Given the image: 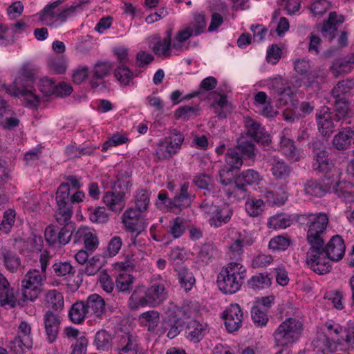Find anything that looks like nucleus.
<instances>
[{"instance_id": "obj_50", "label": "nucleus", "mask_w": 354, "mask_h": 354, "mask_svg": "<svg viewBox=\"0 0 354 354\" xmlns=\"http://www.w3.org/2000/svg\"><path fill=\"white\" fill-rule=\"evenodd\" d=\"M354 88V81L345 80L339 82L333 88L331 93L335 98L342 99V95L351 92Z\"/></svg>"}, {"instance_id": "obj_22", "label": "nucleus", "mask_w": 354, "mask_h": 354, "mask_svg": "<svg viewBox=\"0 0 354 354\" xmlns=\"http://www.w3.org/2000/svg\"><path fill=\"white\" fill-rule=\"evenodd\" d=\"M65 0H57L47 6L39 12L40 21L47 25L52 26L56 22H59V5Z\"/></svg>"}, {"instance_id": "obj_28", "label": "nucleus", "mask_w": 354, "mask_h": 354, "mask_svg": "<svg viewBox=\"0 0 354 354\" xmlns=\"http://www.w3.org/2000/svg\"><path fill=\"white\" fill-rule=\"evenodd\" d=\"M344 21V18L342 15H338L335 12H330L328 19L324 22L322 28V35L331 41L335 37L337 26Z\"/></svg>"}, {"instance_id": "obj_31", "label": "nucleus", "mask_w": 354, "mask_h": 354, "mask_svg": "<svg viewBox=\"0 0 354 354\" xmlns=\"http://www.w3.org/2000/svg\"><path fill=\"white\" fill-rule=\"evenodd\" d=\"M137 348L136 339L130 333L122 336L118 342V354H137Z\"/></svg>"}, {"instance_id": "obj_7", "label": "nucleus", "mask_w": 354, "mask_h": 354, "mask_svg": "<svg viewBox=\"0 0 354 354\" xmlns=\"http://www.w3.org/2000/svg\"><path fill=\"white\" fill-rule=\"evenodd\" d=\"M181 314L187 317H191L190 313H187L183 309H177L172 303H169V306L167 308L163 307L161 316L163 320L164 330L161 331V333H165V330L169 328L167 337L170 339L176 337L180 333L179 325L181 319L180 315Z\"/></svg>"}, {"instance_id": "obj_11", "label": "nucleus", "mask_w": 354, "mask_h": 354, "mask_svg": "<svg viewBox=\"0 0 354 354\" xmlns=\"http://www.w3.org/2000/svg\"><path fill=\"white\" fill-rule=\"evenodd\" d=\"M45 240L53 247H60L67 244L72 238V232L68 226L60 230L54 225H48L45 230Z\"/></svg>"}, {"instance_id": "obj_26", "label": "nucleus", "mask_w": 354, "mask_h": 354, "mask_svg": "<svg viewBox=\"0 0 354 354\" xmlns=\"http://www.w3.org/2000/svg\"><path fill=\"white\" fill-rule=\"evenodd\" d=\"M278 150L287 158L294 162L301 159L300 153L295 145L294 140L286 137L283 133L279 137Z\"/></svg>"}, {"instance_id": "obj_61", "label": "nucleus", "mask_w": 354, "mask_h": 354, "mask_svg": "<svg viewBox=\"0 0 354 354\" xmlns=\"http://www.w3.org/2000/svg\"><path fill=\"white\" fill-rule=\"evenodd\" d=\"M89 219L93 223H104L108 219L109 216L104 207H97L95 208H88Z\"/></svg>"}, {"instance_id": "obj_63", "label": "nucleus", "mask_w": 354, "mask_h": 354, "mask_svg": "<svg viewBox=\"0 0 354 354\" xmlns=\"http://www.w3.org/2000/svg\"><path fill=\"white\" fill-rule=\"evenodd\" d=\"M263 204L261 199L252 198L245 203V210L250 216L257 217L261 214Z\"/></svg>"}, {"instance_id": "obj_14", "label": "nucleus", "mask_w": 354, "mask_h": 354, "mask_svg": "<svg viewBox=\"0 0 354 354\" xmlns=\"http://www.w3.org/2000/svg\"><path fill=\"white\" fill-rule=\"evenodd\" d=\"M75 243H83L87 251L93 252L99 245V240L95 231L88 227L81 226L72 233Z\"/></svg>"}, {"instance_id": "obj_55", "label": "nucleus", "mask_w": 354, "mask_h": 354, "mask_svg": "<svg viewBox=\"0 0 354 354\" xmlns=\"http://www.w3.org/2000/svg\"><path fill=\"white\" fill-rule=\"evenodd\" d=\"M128 141L129 139L126 134L116 132L110 136L108 140L104 142L102 150V151H106L110 147L124 144Z\"/></svg>"}, {"instance_id": "obj_24", "label": "nucleus", "mask_w": 354, "mask_h": 354, "mask_svg": "<svg viewBox=\"0 0 354 354\" xmlns=\"http://www.w3.org/2000/svg\"><path fill=\"white\" fill-rule=\"evenodd\" d=\"M102 199L105 205L114 212H121L125 206L124 193L122 191H107Z\"/></svg>"}, {"instance_id": "obj_5", "label": "nucleus", "mask_w": 354, "mask_h": 354, "mask_svg": "<svg viewBox=\"0 0 354 354\" xmlns=\"http://www.w3.org/2000/svg\"><path fill=\"white\" fill-rule=\"evenodd\" d=\"M322 331L315 341L316 346L319 347L324 354L335 351L337 345L342 344L339 335L342 332V327L338 324L326 322L322 328Z\"/></svg>"}, {"instance_id": "obj_37", "label": "nucleus", "mask_w": 354, "mask_h": 354, "mask_svg": "<svg viewBox=\"0 0 354 354\" xmlns=\"http://www.w3.org/2000/svg\"><path fill=\"white\" fill-rule=\"evenodd\" d=\"M90 0H77L73 3L71 6H66L63 9H60L59 23H63L67 20L68 17L74 16L77 12L83 10V6L88 3Z\"/></svg>"}, {"instance_id": "obj_20", "label": "nucleus", "mask_w": 354, "mask_h": 354, "mask_svg": "<svg viewBox=\"0 0 354 354\" xmlns=\"http://www.w3.org/2000/svg\"><path fill=\"white\" fill-rule=\"evenodd\" d=\"M6 92L10 95L24 97L27 103L31 106L36 107L39 105V97L37 96L30 88L21 86L18 82V80H15L13 83V88H10L5 87Z\"/></svg>"}, {"instance_id": "obj_29", "label": "nucleus", "mask_w": 354, "mask_h": 354, "mask_svg": "<svg viewBox=\"0 0 354 354\" xmlns=\"http://www.w3.org/2000/svg\"><path fill=\"white\" fill-rule=\"evenodd\" d=\"M189 188V183L185 182L180 185L179 192L174 196L176 205L180 211L183 208L189 207L194 198V194L191 192Z\"/></svg>"}, {"instance_id": "obj_38", "label": "nucleus", "mask_w": 354, "mask_h": 354, "mask_svg": "<svg viewBox=\"0 0 354 354\" xmlns=\"http://www.w3.org/2000/svg\"><path fill=\"white\" fill-rule=\"evenodd\" d=\"M73 214L72 206L70 205H57V209L55 212V217L57 222L63 225L64 226H68V229L71 231L73 226L70 225L69 222Z\"/></svg>"}, {"instance_id": "obj_16", "label": "nucleus", "mask_w": 354, "mask_h": 354, "mask_svg": "<svg viewBox=\"0 0 354 354\" xmlns=\"http://www.w3.org/2000/svg\"><path fill=\"white\" fill-rule=\"evenodd\" d=\"M141 212L131 207L125 210L122 214V221L125 230L131 232H136V236L146 227L141 216Z\"/></svg>"}, {"instance_id": "obj_10", "label": "nucleus", "mask_w": 354, "mask_h": 354, "mask_svg": "<svg viewBox=\"0 0 354 354\" xmlns=\"http://www.w3.org/2000/svg\"><path fill=\"white\" fill-rule=\"evenodd\" d=\"M320 146V142L317 141L310 144V148L313 156L312 167L315 171L327 173L333 168V163L328 157V152Z\"/></svg>"}, {"instance_id": "obj_25", "label": "nucleus", "mask_w": 354, "mask_h": 354, "mask_svg": "<svg viewBox=\"0 0 354 354\" xmlns=\"http://www.w3.org/2000/svg\"><path fill=\"white\" fill-rule=\"evenodd\" d=\"M0 301L2 306L14 308L17 304V299L14 290L10 288L7 279L0 273Z\"/></svg>"}, {"instance_id": "obj_49", "label": "nucleus", "mask_w": 354, "mask_h": 354, "mask_svg": "<svg viewBox=\"0 0 354 354\" xmlns=\"http://www.w3.org/2000/svg\"><path fill=\"white\" fill-rule=\"evenodd\" d=\"M46 301L55 310H62L64 307V297L56 290H50L46 293Z\"/></svg>"}, {"instance_id": "obj_21", "label": "nucleus", "mask_w": 354, "mask_h": 354, "mask_svg": "<svg viewBox=\"0 0 354 354\" xmlns=\"http://www.w3.org/2000/svg\"><path fill=\"white\" fill-rule=\"evenodd\" d=\"M44 324L46 339L48 343H53L57 338L60 324V317L56 314L48 311L44 316Z\"/></svg>"}, {"instance_id": "obj_53", "label": "nucleus", "mask_w": 354, "mask_h": 354, "mask_svg": "<svg viewBox=\"0 0 354 354\" xmlns=\"http://www.w3.org/2000/svg\"><path fill=\"white\" fill-rule=\"evenodd\" d=\"M251 316L254 324L257 326H264L268 322V317L266 309L259 306H254L251 309Z\"/></svg>"}, {"instance_id": "obj_42", "label": "nucleus", "mask_w": 354, "mask_h": 354, "mask_svg": "<svg viewBox=\"0 0 354 354\" xmlns=\"http://www.w3.org/2000/svg\"><path fill=\"white\" fill-rule=\"evenodd\" d=\"M265 197L270 204L281 205L288 200V194L283 188L278 187L274 190L267 191Z\"/></svg>"}, {"instance_id": "obj_59", "label": "nucleus", "mask_w": 354, "mask_h": 354, "mask_svg": "<svg viewBox=\"0 0 354 354\" xmlns=\"http://www.w3.org/2000/svg\"><path fill=\"white\" fill-rule=\"evenodd\" d=\"M171 30H168V36L161 41L156 42V56L167 57L170 55Z\"/></svg>"}, {"instance_id": "obj_27", "label": "nucleus", "mask_w": 354, "mask_h": 354, "mask_svg": "<svg viewBox=\"0 0 354 354\" xmlns=\"http://www.w3.org/2000/svg\"><path fill=\"white\" fill-rule=\"evenodd\" d=\"M233 214L232 207L225 203L218 206L215 212L209 217V223L212 227L216 228L227 223L231 218Z\"/></svg>"}, {"instance_id": "obj_51", "label": "nucleus", "mask_w": 354, "mask_h": 354, "mask_svg": "<svg viewBox=\"0 0 354 354\" xmlns=\"http://www.w3.org/2000/svg\"><path fill=\"white\" fill-rule=\"evenodd\" d=\"M122 245V240L118 236H113L108 243V245L103 252L104 258L113 257L118 254Z\"/></svg>"}, {"instance_id": "obj_3", "label": "nucleus", "mask_w": 354, "mask_h": 354, "mask_svg": "<svg viewBox=\"0 0 354 354\" xmlns=\"http://www.w3.org/2000/svg\"><path fill=\"white\" fill-rule=\"evenodd\" d=\"M246 277V268L238 261L228 263L222 268L217 276L218 289L224 294L238 292Z\"/></svg>"}, {"instance_id": "obj_46", "label": "nucleus", "mask_w": 354, "mask_h": 354, "mask_svg": "<svg viewBox=\"0 0 354 354\" xmlns=\"http://www.w3.org/2000/svg\"><path fill=\"white\" fill-rule=\"evenodd\" d=\"M111 71V65L106 62L97 64L94 67L93 77L91 81L92 87H97L100 82L98 81L106 77Z\"/></svg>"}, {"instance_id": "obj_34", "label": "nucleus", "mask_w": 354, "mask_h": 354, "mask_svg": "<svg viewBox=\"0 0 354 354\" xmlns=\"http://www.w3.org/2000/svg\"><path fill=\"white\" fill-rule=\"evenodd\" d=\"M292 224L290 216L285 213H279L270 216L267 221L270 229H285Z\"/></svg>"}, {"instance_id": "obj_56", "label": "nucleus", "mask_w": 354, "mask_h": 354, "mask_svg": "<svg viewBox=\"0 0 354 354\" xmlns=\"http://www.w3.org/2000/svg\"><path fill=\"white\" fill-rule=\"evenodd\" d=\"M104 265L100 255L91 258L86 264L84 273L87 276H93L97 274Z\"/></svg>"}, {"instance_id": "obj_6", "label": "nucleus", "mask_w": 354, "mask_h": 354, "mask_svg": "<svg viewBox=\"0 0 354 354\" xmlns=\"http://www.w3.org/2000/svg\"><path fill=\"white\" fill-rule=\"evenodd\" d=\"M309 248L306 254V263L315 272L326 274L331 269V263L324 248V243H308Z\"/></svg>"}, {"instance_id": "obj_1", "label": "nucleus", "mask_w": 354, "mask_h": 354, "mask_svg": "<svg viewBox=\"0 0 354 354\" xmlns=\"http://www.w3.org/2000/svg\"><path fill=\"white\" fill-rule=\"evenodd\" d=\"M50 254L47 251L41 253L40 268L30 269L24 276L21 282V294L24 301L36 300L42 291V286L46 279V268L49 264Z\"/></svg>"}, {"instance_id": "obj_36", "label": "nucleus", "mask_w": 354, "mask_h": 354, "mask_svg": "<svg viewBox=\"0 0 354 354\" xmlns=\"http://www.w3.org/2000/svg\"><path fill=\"white\" fill-rule=\"evenodd\" d=\"M83 300L73 304L69 310L68 315L75 324H81L86 317H89Z\"/></svg>"}, {"instance_id": "obj_54", "label": "nucleus", "mask_w": 354, "mask_h": 354, "mask_svg": "<svg viewBox=\"0 0 354 354\" xmlns=\"http://www.w3.org/2000/svg\"><path fill=\"white\" fill-rule=\"evenodd\" d=\"M3 256L6 268L11 272H17V269L21 266L19 257L9 251L3 252Z\"/></svg>"}, {"instance_id": "obj_39", "label": "nucleus", "mask_w": 354, "mask_h": 354, "mask_svg": "<svg viewBox=\"0 0 354 354\" xmlns=\"http://www.w3.org/2000/svg\"><path fill=\"white\" fill-rule=\"evenodd\" d=\"M176 271L181 288L186 292L189 291L195 283V278L192 272L186 267H180Z\"/></svg>"}, {"instance_id": "obj_12", "label": "nucleus", "mask_w": 354, "mask_h": 354, "mask_svg": "<svg viewBox=\"0 0 354 354\" xmlns=\"http://www.w3.org/2000/svg\"><path fill=\"white\" fill-rule=\"evenodd\" d=\"M155 288L151 287L147 288L145 286L137 288L129 299V305L131 308L136 309L147 306H153Z\"/></svg>"}, {"instance_id": "obj_48", "label": "nucleus", "mask_w": 354, "mask_h": 354, "mask_svg": "<svg viewBox=\"0 0 354 354\" xmlns=\"http://www.w3.org/2000/svg\"><path fill=\"white\" fill-rule=\"evenodd\" d=\"M270 284L271 280L268 275L263 273L252 276L248 281V287L254 290L266 288Z\"/></svg>"}, {"instance_id": "obj_8", "label": "nucleus", "mask_w": 354, "mask_h": 354, "mask_svg": "<svg viewBox=\"0 0 354 354\" xmlns=\"http://www.w3.org/2000/svg\"><path fill=\"white\" fill-rule=\"evenodd\" d=\"M184 141V136L176 130L171 131L168 137L160 140L156 150V157L158 159H169L180 149Z\"/></svg>"}, {"instance_id": "obj_40", "label": "nucleus", "mask_w": 354, "mask_h": 354, "mask_svg": "<svg viewBox=\"0 0 354 354\" xmlns=\"http://www.w3.org/2000/svg\"><path fill=\"white\" fill-rule=\"evenodd\" d=\"M205 328L195 320L192 321L187 326L185 333L186 337L191 342L197 343L200 342L204 335Z\"/></svg>"}, {"instance_id": "obj_19", "label": "nucleus", "mask_w": 354, "mask_h": 354, "mask_svg": "<svg viewBox=\"0 0 354 354\" xmlns=\"http://www.w3.org/2000/svg\"><path fill=\"white\" fill-rule=\"evenodd\" d=\"M83 301L89 317L100 318L106 312L105 301L98 294H91Z\"/></svg>"}, {"instance_id": "obj_17", "label": "nucleus", "mask_w": 354, "mask_h": 354, "mask_svg": "<svg viewBox=\"0 0 354 354\" xmlns=\"http://www.w3.org/2000/svg\"><path fill=\"white\" fill-rule=\"evenodd\" d=\"M223 319L226 329L230 333L238 330L243 319V312L237 304H231L223 313Z\"/></svg>"}, {"instance_id": "obj_60", "label": "nucleus", "mask_w": 354, "mask_h": 354, "mask_svg": "<svg viewBox=\"0 0 354 354\" xmlns=\"http://www.w3.org/2000/svg\"><path fill=\"white\" fill-rule=\"evenodd\" d=\"M115 77L121 84L128 85L133 80V73L128 67L120 65L115 70Z\"/></svg>"}, {"instance_id": "obj_2", "label": "nucleus", "mask_w": 354, "mask_h": 354, "mask_svg": "<svg viewBox=\"0 0 354 354\" xmlns=\"http://www.w3.org/2000/svg\"><path fill=\"white\" fill-rule=\"evenodd\" d=\"M296 222L301 226L306 225L307 243H324L329 223L326 213H304L295 215Z\"/></svg>"}, {"instance_id": "obj_58", "label": "nucleus", "mask_w": 354, "mask_h": 354, "mask_svg": "<svg viewBox=\"0 0 354 354\" xmlns=\"http://www.w3.org/2000/svg\"><path fill=\"white\" fill-rule=\"evenodd\" d=\"M335 109L333 116L335 122H339L348 116L349 111L348 104L346 101L338 98H335Z\"/></svg>"}, {"instance_id": "obj_9", "label": "nucleus", "mask_w": 354, "mask_h": 354, "mask_svg": "<svg viewBox=\"0 0 354 354\" xmlns=\"http://www.w3.org/2000/svg\"><path fill=\"white\" fill-rule=\"evenodd\" d=\"M268 86L279 106H286L292 102L293 91L290 86L284 85L281 76L270 78Z\"/></svg>"}, {"instance_id": "obj_30", "label": "nucleus", "mask_w": 354, "mask_h": 354, "mask_svg": "<svg viewBox=\"0 0 354 354\" xmlns=\"http://www.w3.org/2000/svg\"><path fill=\"white\" fill-rule=\"evenodd\" d=\"M354 139V131L351 128H345L335 136L333 144L338 150L348 148Z\"/></svg>"}, {"instance_id": "obj_62", "label": "nucleus", "mask_w": 354, "mask_h": 354, "mask_svg": "<svg viewBox=\"0 0 354 354\" xmlns=\"http://www.w3.org/2000/svg\"><path fill=\"white\" fill-rule=\"evenodd\" d=\"M192 36H195V33L192 30V26H187L184 29L178 32L175 37L172 47L175 49L181 48V44L189 39Z\"/></svg>"}, {"instance_id": "obj_18", "label": "nucleus", "mask_w": 354, "mask_h": 354, "mask_svg": "<svg viewBox=\"0 0 354 354\" xmlns=\"http://www.w3.org/2000/svg\"><path fill=\"white\" fill-rule=\"evenodd\" d=\"M324 248L331 263L332 261H337L343 258L346 247L342 236L335 235L326 244L325 240L324 241Z\"/></svg>"}, {"instance_id": "obj_15", "label": "nucleus", "mask_w": 354, "mask_h": 354, "mask_svg": "<svg viewBox=\"0 0 354 354\" xmlns=\"http://www.w3.org/2000/svg\"><path fill=\"white\" fill-rule=\"evenodd\" d=\"M134 266L133 262L131 260L118 262L115 264V268L120 271L115 280L116 288L119 291L125 292L131 289L133 277L127 272L133 270Z\"/></svg>"}, {"instance_id": "obj_44", "label": "nucleus", "mask_w": 354, "mask_h": 354, "mask_svg": "<svg viewBox=\"0 0 354 354\" xmlns=\"http://www.w3.org/2000/svg\"><path fill=\"white\" fill-rule=\"evenodd\" d=\"M169 288V283L167 281L166 277L156 275V304L167 299Z\"/></svg>"}, {"instance_id": "obj_43", "label": "nucleus", "mask_w": 354, "mask_h": 354, "mask_svg": "<svg viewBox=\"0 0 354 354\" xmlns=\"http://www.w3.org/2000/svg\"><path fill=\"white\" fill-rule=\"evenodd\" d=\"M19 124L20 120L15 115L11 113L8 108L0 115V128L4 130L12 131L19 127Z\"/></svg>"}, {"instance_id": "obj_41", "label": "nucleus", "mask_w": 354, "mask_h": 354, "mask_svg": "<svg viewBox=\"0 0 354 354\" xmlns=\"http://www.w3.org/2000/svg\"><path fill=\"white\" fill-rule=\"evenodd\" d=\"M354 64V55H351L343 59L335 62L332 66L331 71L335 76H337L342 73H348L353 68Z\"/></svg>"}, {"instance_id": "obj_52", "label": "nucleus", "mask_w": 354, "mask_h": 354, "mask_svg": "<svg viewBox=\"0 0 354 354\" xmlns=\"http://www.w3.org/2000/svg\"><path fill=\"white\" fill-rule=\"evenodd\" d=\"M111 335L106 330L98 331L95 337V344L97 349L107 351L111 346Z\"/></svg>"}, {"instance_id": "obj_32", "label": "nucleus", "mask_w": 354, "mask_h": 354, "mask_svg": "<svg viewBox=\"0 0 354 354\" xmlns=\"http://www.w3.org/2000/svg\"><path fill=\"white\" fill-rule=\"evenodd\" d=\"M226 196L236 201H241L246 198L248 196V192L246 185L241 183L238 178L235 180L232 187L225 189Z\"/></svg>"}, {"instance_id": "obj_45", "label": "nucleus", "mask_w": 354, "mask_h": 354, "mask_svg": "<svg viewBox=\"0 0 354 354\" xmlns=\"http://www.w3.org/2000/svg\"><path fill=\"white\" fill-rule=\"evenodd\" d=\"M188 221L181 217H176L169 222V232L175 239L180 237L188 227Z\"/></svg>"}, {"instance_id": "obj_57", "label": "nucleus", "mask_w": 354, "mask_h": 354, "mask_svg": "<svg viewBox=\"0 0 354 354\" xmlns=\"http://www.w3.org/2000/svg\"><path fill=\"white\" fill-rule=\"evenodd\" d=\"M71 188L68 183H62L57 188L56 201L57 205H70Z\"/></svg>"}, {"instance_id": "obj_47", "label": "nucleus", "mask_w": 354, "mask_h": 354, "mask_svg": "<svg viewBox=\"0 0 354 354\" xmlns=\"http://www.w3.org/2000/svg\"><path fill=\"white\" fill-rule=\"evenodd\" d=\"M304 192L306 195L321 197L326 192V188L315 180H309L304 184Z\"/></svg>"}, {"instance_id": "obj_4", "label": "nucleus", "mask_w": 354, "mask_h": 354, "mask_svg": "<svg viewBox=\"0 0 354 354\" xmlns=\"http://www.w3.org/2000/svg\"><path fill=\"white\" fill-rule=\"evenodd\" d=\"M304 330L301 321L295 317H288L274 330L272 337L278 347H287L297 342Z\"/></svg>"}, {"instance_id": "obj_23", "label": "nucleus", "mask_w": 354, "mask_h": 354, "mask_svg": "<svg viewBox=\"0 0 354 354\" xmlns=\"http://www.w3.org/2000/svg\"><path fill=\"white\" fill-rule=\"evenodd\" d=\"M316 118L319 131L324 135L332 131L334 127L333 113L330 111L327 106L322 107L316 113Z\"/></svg>"}, {"instance_id": "obj_64", "label": "nucleus", "mask_w": 354, "mask_h": 354, "mask_svg": "<svg viewBox=\"0 0 354 354\" xmlns=\"http://www.w3.org/2000/svg\"><path fill=\"white\" fill-rule=\"evenodd\" d=\"M225 158L231 169H240L243 165L242 157L236 149H228Z\"/></svg>"}, {"instance_id": "obj_33", "label": "nucleus", "mask_w": 354, "mask_h": 354, "mask_svg": "<svg viewBox=\"0 0 354 354\" xmlns=\"http://www.w3.org/2000/svg\"><path fill=\"white\" fill-rule=\"evenodd\" d=\"M292 171L291 167L283 160H274L272 164L271 172L277 180H286L290 176Z\"/></svg>"}, {"instance_id": "obj_35", "label": "nucleus", "mask_w": 354, "mask_h": 354, "mask_svg": "<svg viewBox=\"0 0 354 354\" xmlns=\"http://www.w3.org/2000/svg\"><path fill=\"white\" fill-rule=\"evenodd\" d=\"M218 254V250L216 245L212 243L203 244L197 255L198 261L203 264H208Z\"/></svg>"}, {"instance_id": "obj_13", "label": "nucleus", "mask_w": 354, "mask_h": 354, "mask_svg": "<svg viewBox=\"0 0 354 354\" xmlns=\"http://www.w3.org/2000/svg\"><path fill=\"white\" fill-rule=\"evenodd\" d=\"M244 124L247 134L263 147H268L271 142L270 135L257 120L250 117L244 118Z\"/></svg>"}]
</instances>
